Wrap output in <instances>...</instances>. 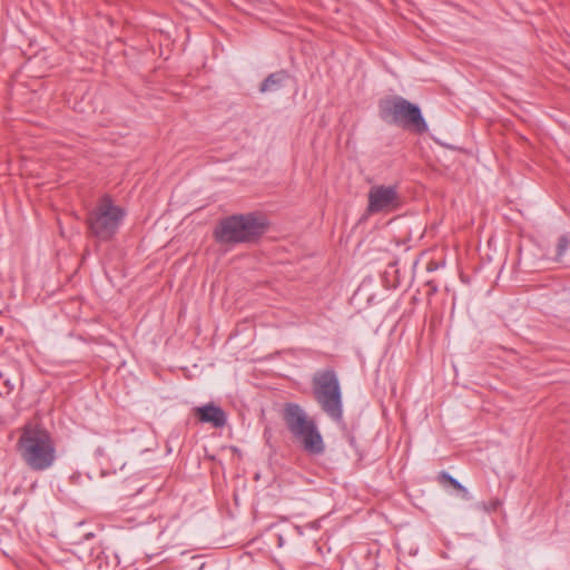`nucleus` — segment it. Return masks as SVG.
Segmentation results:
<instances>
[{"instance_id": "f257e3e1", "label": "nucleus", "mask_w": 570, "mask_h": 570, "mask_svg": "<svg viewBox=\"0 0 570 570\" xmlns=\"http://www.w3.org/2000/svg\"><path fill=\"white\" fill-rule=\"evenodd\" d=\"M18 446L23 462L33 471H45L56 461V444L45 429L26 426Z\"/></svg>"}, {"instance_id": "f03ea898", "label": "nucleus", "mask_w": 570, "mask_h": 570, "mask_svg": "<svg viewBox=\"0 0 570 570\" xmlns=\"http://www.w3.org/2000/svg\"><path fill=\"white\" fill-rule=\"evenodd\" d=\"M283 417L288 431L304 451L313 455L324 453L325 444L316 422L298 404L287 403Z\"/></svg>"}, {"instance_id": "7ed1b4c3", "label": "nucleus", "mask_w": 570, "mask_h": 570, "mask_svg": "<svg viewBox=\"0 0 570 570\" xmlns=\"http://www.w3.org/2000/svg\"><path fill=\"white\" fill-rule=\"evenodd\" d=\"M266 219L255 214L234 215L223 219L215 230V238L222 244L249 243L266 230Z\"/></svg>"}, {"instance_id": "20e7f679", "label": "nucleus", "mask_w": 570, "mask_h": 570, "mask_svg": "<svg viewBox=\"0 0 570 570\" xmlns=\"http://www.w3.org/2000/svg\"><path fill=\"white\" fill-rule=\"evenodd\" d=\"M380 116L389 124L401 125L416 132L428 130V125L422 117L420 108L402 97L382 100L380 104Z\"/></svg>"}, {"instance_id": "39448f33", "label": "nucleus", "mask_w": 570, "mask_h": 570, "mask_svg": "<svg viewBox=\"0 0 570 570\" xmlns=\"http://www.w3.org/2000/svg\"><path fill=\"white\" fill-rule=\"evenodd\" d=\"M125 212L109 197H104L87 218L90 233L100 240L110 239L118 230Z\"/></svg>"}, {"instance_id": "423d86ee", "label": "nucleus", "mask_w": 570, "mask_h": 570, "mask_svg": "<svg viewBox=\"0 0 570 570\" xmlns=\"http://www.w3.org/2000/svg\"><path fill=\"white\" fill-rule=\"evenodd\" d=\"M314 393L323 411L335 421L342 419L338 380L334 372L325 371L314 376Z\"/></svg>"}, {"instance_id": "0eeeda50", "label": "nucleus", "mask_w": 570, "mask_h": 570, "mask_svg": "<svg viewBox=\"0 0 570 570\" xmlns=\"http://www.w3.org/2000/svg\"><path fill=\"white\" fill-rule=\"evenodd\" d=\"M367 199L368 214H387L397 210L402 206V198L395 186H372Z\"/></svg>"}, {"instance_id": "6e6552de", "label": "nucleus", "mask_w": 570, "mask_h": 570, "mask_svg": "<svg viewBox=\"0 0 570 570\" xmlns=\"http://www.w3.org/2000/svg\"><path fill=\"white\" fill-rule=\"evenodd\" d=\"M195 413L200 422L210 423L214 428H223L226 424L225 412L212 403L196 407Z\"/></svg>"}, {"instance_id": "1a4fd4ad", "label": "nucleus", "mask_w": 570, "mask_h": 570, "mask_svg": "<svg viewBox=\"0 0 570 570\" xmlns=\"http://www.w3.org/2000/svg\"><path fill=\"white\" fill-rule=\"evenodd\" d=\"M287 78V73L285 71H278L271 73L261 85V92L274 91L281 88L284 80Z\"/></svg>"}, {"instance_id": "9d476101", "label": "nucleus", "mask_w": 570, "mask_h": 570, "mask_svg": "<svg viewBox=\"0 0 570 570\" xmlns=\"http://www.w3.org/2000/svg\"><path fill=\"white\" fill-rule=\"evenodd\" d=\"M441 478L449 482L455 490H458L461 493V497L465 500H469L471 498L468 489L463 487L456 479H454L452 475L442 472Z\"/></svg>"}, {"instance_id": "9b49d317", "label": "nucleus", "mask_w": 570, "mask_h": 570, "mask_svg": "<svg viewBox=\"0 0 570 570\" xmlns=\"http://www.w3.org/2000/svg\"><path fill=\"white\" fill-rule=\"evenodd\" d=\"M569 247V239L567 236H561L558 240V246H557V255H556V258L554 261L556 262H560L561 258L563 257L564 253L567 252Z\"/></svg>"}, {"instance_id": "f8f14e48", "label": "nucleus", "mask_w": 570, "mask_h": 570, "mask_svg": "<svg viewBox=\"0 0 570 570\" xmlns=\"http://www.w3.org/2000/svg\"><path fill=\"white\" fill-rule=\"evenodd\" d=\"M500 505V501L494 499V500H491L489 502V504L487 503H481L479 504V508L487 511V512H490V511H495Z\"/></svg>"}, {"instance_id": "ddd939ff", "label": "nucleus", "mask_w": 570, "mask_h": 570, "mask_svg": "<svg viewBox=\"0 0 570 570\" xmlns=\"http://www.w3.org/2000/svg\"><path fill=\"white\" fill-rule=\"evenodd\" d=\"M4 383L8 385V392L13 389V385H10L9 381H4Z\"/></svg>"}]
</instances>
